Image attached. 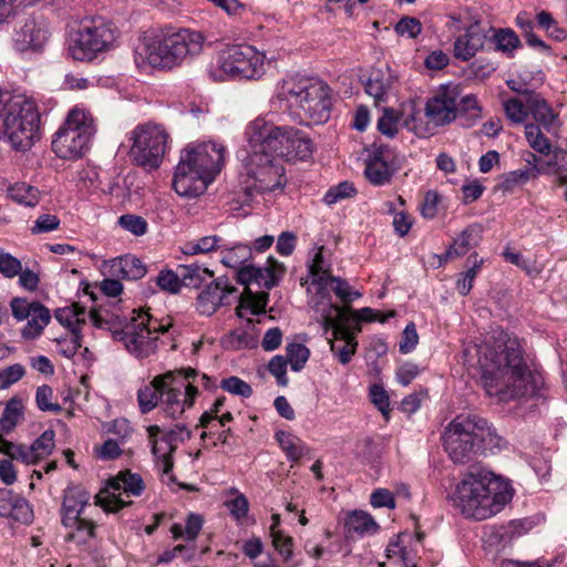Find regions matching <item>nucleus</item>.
<instances>
[{"instance_id":"obj_21","label":"nucleus","mask_w":567,"mask_h":567,"mask_svg":"<svg viewBox=\"0 0 567 567\" xmlns=\"http://www.w3.org/2000/svg\"><path fill=\"white\" fill-rule=\"evenodd\" d=\"M106 267L111 277L122 278L123 280H138L147 272L145 264L131 254L111 259Z\"/></svg>"},{"instance_id":"obj_41","label":"nucleus","mask_w":567,"mask_h":567,"mask_svg":"<svg viewBox=\"0 0 567 567\" xmlns=\"http://www.w3.org/2000/svg\"><path fill=\"white\" fill-rule=\"evenodd\" d=\"M183 286L197 288L205 277H213L214 272L197 264L181 265L178 267Z\"/></svg>"},{"instance_id":"obj_39","label":"nucleus","mask_w":567,"mask_h":567,"mask_svg":"<svg viewBox=\"0 0 567 567\" xmlns=\"http://www.w3.org/2000/svg\"><path fill=\"white\" fill-rule=\"evenodd\" d=\"M330 310L334 313L336 319V339H344L346 336L353 334V331L350 330V324L352 320L355 319V313L352 312L350 308L340 307L336 303H329Z\"/></svg>"},{"instance_id":"obj_32","label":"nucleus","mask_w":567,"mask_h":567,"mask_svg":"<svg viewBox=\"0 0 567 567\" xmlns=\"http://www.w3.org/2000/svg\"><path fill=\"white\" fill-rule=\"evenodd\" d=\"M456 110L457 118L464 127L473 126L482 117V107L473 94L465 95L456 102Z\"/></svg>"},{"instance_id":"obj_17","label":"nucleus","mask_w":567,"mask_h":567,"mask_svg":"<svg viewBox=\"0 0 567 567\" xmlns=\"http://www.w3.org/2000/svg\"><path fill=\"white\" fill-rule=\"evenodd\" d=\"M235 291L236 288L228 282V279L217 278L198 295L196 308L199 313L212 316L224 303L226 296Z\"/></svg>"},{"instance_id":"obj_31","label":"nucleus","mask_w":567,"mask_h":567,"mask_svg":"<svg viewBox=\"0 0 567 567\" xmlns=\"http://www.w3.org/2000/svg\"><path fill=\"white\" fill-rule=\"evenodd\" d=\"M275 437L285 452L287 458L291 462H298L308 453L307 445L301 439L292 433L278 431L276 432Z\"/></svg>"},{"instance_id":"obj_1","label":"nucleus","mask_w":567,"mask_h":567,"mask_svg":"<svg viewBox=\"0 0 567 567\" xmlns=\"http://www.w3.org/2000/svg\"><path fill=\"white\" fill-rule=\"evenodd\" d=\"M503 344L491 350L482 363V382L489 396L499 401L532 398L544 381L539 373L529 369L517 338L504 333Z\"/></svg>"},{"instance_id":"obj_12","label":"nucleus","mask_w":567,"mask_h":567,"mask_svg":"<svg viewBox=\"0 0 567 567\" xmlns=\"http://www.w3.org/2000/svg\"><path fill=\"white\" fill-rule=\"evenodd\" d=\"M266 53L246 43L227 44L219 51V68L231 79H258L264 72Z\"/></svg>"},{"instance_id":"obj_54","label":"nucleus","mask_w":567,"mask_h":567,"mask_svg":"<svg viewBox=\"0 0 567 567\" xmlns=\"http://www.w3.org/2000/svg\"><path fill=\"white\" fill-rule=\"evenodd\" d=\"M52 398L53 390L50 385L43 384L39 386L35 392V403L38 409L43 412H61L62 406L58 403H53Z\"/></svg>"},{"instance_id":"obj_45","label":"nucleus","mask_w":567,"mask_h":567,"mask_svg":"<svg viewBox=\"0 0 567 567\" xmlns=\"http://www.w3.org/2000/svg\"><path fill=\"white\" fill-rule=\"evenodd\" d=\"M311 284L318 287V292L322 293L327 289L328 276H331L329 269H323V256L321 248L316 252L312 262L309 266Z\"/></svg>"},{"instance_id":"obj_9","label":"nucleus","mask_w":567,"mask_h":567,"mask_svg":"<svg viewBox=\"0 0 567 567\" xmlns=\"http://www.w3.org/2000/svg\"><path fill=\"white\" fill-rule=\"evenodd\" d=\"M246 157L243 159L246 188L249 192L268 193L284 189L287 184L285 167L267 150H258L248 144Z\"/></svg>"},{"instance_id":"obj_26","label":"nucleus","mask_w":567,"mask_h":567,"mask_svg":"<svg viewBox=\"0 0 567 567\" xmlns=\"http://www.w3.org/2000/svg\"><path fill=\"white\" fill-rule=\"evenodd\" d=\"M394 171L390 168L389 163L384 159L381 148L375 151L365 163L364 175L375 186L390 183Z\"/></svg>"},{"instance_id":"obj_33","label":"nucleus","mask_w":567,"mask_h":567,"mask_svg":"<svg viewBox=\"0 0 567 567\" xmlns=\"http://www.w3.org/2000/svg\"><path fill=\"white\" fill-rule=\"evenodd\" d=\"M54 437V431L52 429H48L30 446H28L30 465L37 464L52 453L55 445Z\"/></svg>"},{"instance_id":"obj_30","label":"nucleus","mask_w":567,"mask_h":567,"mask_svg":"<svg viewBox=\"0 0 567 567\" xmlns=\"http://www.w3.org/2000/svg\"><path fill=\"white\" fill-rule=\"evenodd\" d=\"M27 320V324L21 330V336L27 340L35 339L50 322V310L40 302Z\"/></svg>"},{"instance_id":"obj_50","label":"nucleus","mask_w":567,"mask_h":567,"mask_svg":"<svg viewBox=\"0 0 567 567\" xmlns=\"http://www.w3.org/2000/svg\"><path fill=\"white\" fill-rule=\"evenodd\" d=\"M44 45V38H16L13 41L14 50L25 58L40 54Z\"/></svg>"},{"instance_id":"obj_29","label":"nucleus","mask_w":567,"mask_h":567,"mask_svg":"<svg viewBox=\"0 0 567 567\" xmlns=\"http://www.w3.org/2000/svg\"><path fill=\"white\" fill-rule=\"evenodd\" d=\"M74 520V524L63 525L69 529V533L64 537L65 540L80 546L89 544V542L95 537L96 524L84 517H78Z\"/></svg>"},{"instance_id":"obj_23","label":"nucleus","mask_w":567,"mask_h":567,"mask_svg":"<svg viewBox=\"0 0 567 567\" xmlns=\"http://www.w3.org/2000/svg\"><path fill=\"white\" fill-rule=\"evenodd\" d=\"M172 371L155 377L148 384L137 392V402L142 413H148L161 403L162 391L165 382H171Z\"/></svg>"},{"instance_id":"obj_6","label":"nucleus","mask_w":567,"mask_h":567,"mask_svg":"<svg viewBox=\"0 0 567 567\" xmlns=\"http://www.w3.org/2000/svg\"><path fill=\"white\" fill-rule=\"evenodd\" d=\"M40 113L35 103L22 95L0 91V134L19 151L39 138Z\"/></svg>"},{"instance_id":"obj_42","label":"nucleus","mask_w":567,"mask_h":567,"mask_svg":"<svg viewBox=\"0 0 567 567\" xmlns=\"http://www.w3.org/2000/svg\"><path fill=\"white\" fill-rule=\"evenodd\" d=\"M484 38H456L453 47L454 56L462 61L471 60L484 48Z\"/></svg>"},{"instance_id":"obj_38","label":"nucleus","mask_w":567,"mask_h":567,"mask_svg":"<svg viewBox=\"0 0 567 567\" xmlns=\"http://www.w3.org/2000/svg\"><path fill=\"white\" fill-rule=\"evenodd\" d=\"M256 282L259 287L271 289L278 285L280 276L284 272L282 265L277 262L272 257L268 258V266L260 268L257 267Z\"/></svg>"},{"instance_id":"obj_58","label":"nucleus","mask_w":567,"mask_h":567,"mask_svg":"<svg viewBox=\"0 0 567 567\" xmlns=\"http://www.w3.org/2000/svg\"><path fill=\"white\" fill-rule=\"evenodd\" d=\"M504 111L506 116L515 124L523 123L528 115L527 105L518 99H509L504 103Z\"/></svg>"},{"instance_id":"obj_27","label":"nucleus","mask_w":567,"mask_h":567,"mask_svg":"<svg viewBox=\"0 0 567 567\" xmlns=\"http://www.w3.org/2000/svg\"><path fill=\"white\" fill-rule=\"evenodd\" d=\"M150 441L152 443V452L157 461L162 462L163 473L169 474L173 470V453L175 449L169 444L163 443V437L159 436L162 429L158 425H151L147 427Z\"/></svg>"},{"instance_id":"obj_20","label":"nucleus","mask_w":567,"mask_h":567,"mask_svg":"<svg viewBox=\"0 0 567 567\" xmlns=\"http://www.w3.org/2000/svg\"><path fill=\"white\" fill-rule=\"evenodd\" d=\"M90 493L80 485L70 486L64 491L61 506V523L70 525L75 518L82 517L84 507L89 504Z\"/></svg>"},{"instance_id":"obj_43","label":"nucleus","mask_w":567,"mask_h":567,"mask_svg":"<svg viewBox=\"0 0 567 567\" xmlns=\"http://www.w3.org/2000/svg\"><path fill=\"white\" fill-rule=\"evenodd\" d=\"M542 125L536 123H527L525 125V136L529 146L540 154L548 155L550 153L551 144L549 140L543 134Z\"/></svg>"},{"instance_id":"obj_49","label":"nucleus","mask_w":567,"mask_h":567,"mask_svg":"<svg viewBox=\"0 0 567 567\" xmlns=\"http://www.w3.org/2000/svg\"><path fill=\"white\" fill-rule=\"evenodd\" d=\"M540 172H544V169L538 167L512 171L504 175L501 186L504 190H511L517 185L525 184L530 177H535Z\"/></svg>"},{"instance_id":"obj_34","label":"nucleus","mask_w":567,"mask_h":567,"mask_svg":"<svg viewBox=\"0 0 567 567\" xmlns=\"http://www.w3.org/2000/svg\"><path fill=\"white\" fill-rule=\"evenodd\" d=\"M346 528L349 535L373 534L378 529V524L368 513L354 511L348 516Z\"/></svg>"},{"instance_id":"obj_37","label":"nucleus","mask_w":567,"mask_h":567,"mask_svg":"<svg viewBox=\"0 0 567 567\" xmlns=\"http://www.w3.org/2000/svg\"><path fill=\"white\" fill-rule=\"evenodd\" d=\"M221 247H224L223 239L216 235H209L185 243L181 250L186 256H194L198 254H208Z\"/></svg>"},{"instance_id":"obj_22","label":"nucleus","mask_w":567,"mask_h":567,"mask_svg":"<svg viewBox=\"0 0 567 567\" xmlns=\"http://www.w3.org/2000/svg\"><path fill=\"white\" fill-rule=\"evenodd\" d=\"M526 104L536 124L542 125L546 132L550 133L559 126L558 114L538 93H528Z\"/></svg>"},{"instance_id":"obj_46","label":"nucleus","mask_w":567,"mask_h":567,"mask_svg":"<svg viewBox=\"0 0 567 567\" xmlns=\"http://www.w3.org/2000/svg\"><path fill=\"white\" fill-rule=\"evenodd\" d=\"M251 250L246 245H235L221 250V262L229 268H237L250 258Z\"/></svg>"},{"instance_id":"obj_16","label":"nucleus","mask_w":567,"mask_h":567,"mask_svg":"<svg viewBox=\"0 0 567 567\" xmlns=\"http://www.w3.org/2000/svg\"><path fill=\"white\" fill-rule=\"evenodd\" d=\"M396 82L398 75L388 65L384 68H373L363 82L364 91L379 105L388 102Z\"/></svg>"},{"instance_id":"obj_62","label":"nucleus","mask_w":567,"mask_h":567,"mask_svg":"<svg viewBox=\"0 0 567 567\" xmlns=\"http://www.w3.org/2000/svg\"><path fill=\"white\" fill-rule=\"evenodd\" d=\"M370 398L371 402L378 408V410L382 413L384 419L389 420L391 411L390 400L383 386L379 384H373L370 388Z\"/></svg>"},{"instance_id":"obj_19","label":"nucleus","mask_w":567,"mask_h":567,"mask_svg":"<svg viewBox=\"0 0 567 567\" xmlns=\"http://www.w3.org/2000/svg\"><path fill=\"white\" fill-rule=\"evenodd\" d=\"M425 115L436 126L453 122L457 118L456 99L447 91L435 94L425 104Z\"/></svg>"},{"instance_id":"obj_18","label":"nucleus","mask_w":567,"mask_h":567,"mask_svg":"<svg viewBox=\"0 0 567 567\" xmlns=\"http://www.w3.org/2000/svg\"><path fill=\"white\" fill-rule=\"evenodd\" d=\"M0 516L29 525L33 520V511L29 502L8 488H0Z\"/></svg>"},{"instance_id":"obj_14","label":"nucleus","mask_w":567,"mask_h":567,"mask_svg":"<svg viewBox=\"0 0 567 567\" xmlns=\"http://www.w3.org/2000/svg\"><path fill=\"white\" fill-rule=\"evenodd\" d=\"M144 489L145 484L140 474L123 471L110 478L106 485L95 495V504L105 512L117 513L132 504L131 501H125L122 497L123 494L140 496Z\"/></svg>"},{"instance_id":"obj_8","label":"nucleus","mask_w":567,"mask_h":567,"mask_svg":"<svg viewBox=\"0 0 567 567\" xmlns=\"http://www.w3.org/2000/svg\"><path fill=\"white\" fill-rule=\"evenodd\" d=\"M280 92L291 107L298 109L300 122L322 124L330 118L332 101L331 90L322 81L300 79L285 81Z\"/></svg>"},{"instance_id":"obj_53","label":"nucleus","mask_w":567,"mask_h":567,"mask_svg":"<svg viewBox=\"0 0 567 567\" xmlns=\"http://www.w3.org/2000/svg\"><path fill=\"white\" fill-rule=\"evenodd\" d=\"M0 452L9 456L8 460H18L22 463L30 465L28 446L24 444H14L8 440H6L0 434Z\"/></svg>"},{"instance_id":"obj_64","label":"nucleus","mask_w":567,"mask_h":567,"mask_svg":"<svg viewBox=\"0 0 567 567\" xmlns=\"http://www.w3.org/2000/svg\"><path fill=\"white\" fill-rule=\"evenodd\" d=\"M39 303V301L29 302L25 298L16 297L10 302L12 316L18 321L29 319L30 313L34 311Z\"/></svg>"},{"instance_id":"obj_55","label":"nucleus","mask_w":567,"mask_h":567,"mask_svg":"<svg viewBox=\"0 0 567 567\" xmlns=\"http://www.w3.org/2000/svg\"><path fill=\"white\" fill-rule=\"evenodd\" d=\"M118 225L135 236H143L147 233L148 224L142 216L125 214L118 218Z\"/></svg>"},{"instance_id":"obj_40","label":"nucleus","mask_w":567,"mask_h":567,"mask_svg":"<svg viewBox=\"0 0 567 567\" xmlns=\"http://www.w3.org/2000/svg\"><path fill=\"white\" fill-rule=\"evenodd\" d=\"M9 196L18 204L33 207L39 203V190L27 183H16L8 189Z\"/></svg>"},{"instance_id":"obj_7","label":"nucleus","mask_w":567,"mask_h":567,"mask_svg":"<svg viewBox=\"0 0 567 567\" xmlns=\"http://www.w3.org/2000/svg\"><path fill=\"white\" fill-rule=\"evenodd\" d=\"M210 45L205 38H140L134 47V61L140 70H171L187 55H197Z\"/></svg>"},{"instance_id":"obj_63","label":"nucleus","mask_w":567,"mask_h":567,"mask_svg":"<svg viewBox=\"0 0 567 567\" xmlns=\"http://www.w3.org/2000/svg\"><path fill=\"white\" fill-rule=\"evenodd\" d=\"M22 262L9 252H0V274L12 279L21 272Z\"/></svg>"},{"instance_id":"obj_59","label":"nucleus","mask_w":567,"mask_h":567,"mask_svg":"<svg viewBox=\"0 0 567 567\" xmlns=\"http://www.w3.org/2000/svg\"><path fill=\"white\" fill-rule=\"evenodd\" d=\"M220 388L224 391L243 398H249L252 394L251 386L238 377H229L223 379L220 382Z\"/></svg>"},{"instance_id":"obj_10","label":"nucleus","mask_w":567,"mask_h":567,"mask_svg":"<svg viewBox=\"0 0 567 567\" xmlns=\"http://www.w3.org/2000/svg\"><path fill=\"white\" fill-rule=\"evenodd\" d=\"M94 133L93 118L89 112L73 109L52 140V151L61 158L81 157L89 147Z\"/></svg>"},{"instance_id":"obj_56","label":"nucleus","mask_w":567,"mask_h":567,"mask_svg":"<svg viewBox=\"0 0 567 567\" xmlns=\"http://www.w3.org/2000/svg\"><path fill=\"white\" fill-rule=\"evenodd\" d=\"M399 115L395 114L394 110L386 107L383 111L382 116L378 120V130L388 137H394L398 133Z\"/></svg>"},{"instance_id":"obj_2","label":"nucleus","mask_w":567,"mask_h":567,"mask_svg":"<svg viewBox=\"0 0 567 567\" xmlns=\"http://www.w3.org/2000/svg\"><path fill=\"white\" fill-rule=\"evenodd\" d=\"M511 499L506 483L489 471L472 467L456 486L454 502L466 517L484 520L499 513Z\"/></svg>"},{"instance_id":"obj_28","label":"nucleus","mask_w":567,"mask_h":567,"mask_svg":"<svg viewBox=\"0 0 567 567\" xmlns=\"http://www.w3.org/2000/svg\"><path fill=\"white\" fill-rule=\"evenodd\" d=\"M116 28L113 22L106 21L103 17L84 18L78 29L69 32V35H105L106 33L113 34Z\"/></svg>"},{"instance_id":"obj_11","label":"nucleus","mask_w":567,"mask_h":567,"mask_svg":"<svg viewBox=\"0 0 567 567\" xmlns=\"http://www.w3.org/2000/svg\"><path fill=\"white\" fill-rule=\"evenodd\" d=\"M132 322L122 330H114L115 340L122 341L130 353L136 358H146L156 350L157 334L165 333L168 326L153 320L148 312L134 310Z\"/></svg>"},{"instance_id":"obj_15","label":"nucleus","mask_w":567,"mask_h":567,"mask_svg":"<svg viewBox=\"0 0 567 567\" xmlns=\"http://www.w3.org/2000/svg\"><path fill=\"white\" fill-rule=\"evenodd\" d=\"M198 393V389L190 383L177 384L175 372L172 371L171 382H165L162 391L161 405L168 416L177 419L185 410L193 408Z\"/></svg>"},{"instance_id":"obj_5","label":"nucleus","mask_w":567,"mask_h":567,"mask_svg":"<svg viewBox=\"0 0 567 567\" xmlns=\"http://www.w3.org/2000/svg\"><path fill=\"white\" fill-rule=\"evenodd\" d=\"M245 136L249 145L267 150L287 161L306 159L313 152L312 141L301 131L287 125L279 126L261 117L247 125Z\"/></svg>"},{"instance_id":"obj_48","label":"nucleus","mask_w":567,"mask_h":567,"mask_svg":"<svg viewBox=\"0 0 567 567\" xmlns=\"http://www.w3.org/2000/svg\"><path fill=\"white\" fill-rule=\"evenodd\" d=\"M310 351L301 343H290L286 347V360L290 363L291 369L299 372L303 369L309 360Z\"/></svg>"},{"instance_id":"obj_60","label":"nucleus","mask_w":567,"mask_h":567,"mask_svg":"<svg viewBox=\"0 0 567 567\" xmlns=\"http://www.w3.org/2000/svg\"><path fill=\"white\" fill-rule=\"evenodd\" d=\"M25 374V369L20 363H14L0 370V390L10 388L21 380Z\"/></svg>"},{"instance_id":"obj_51","label":"nucleus","mask_w":567,"mask_h":567,"mask_svg":"<svg viewBox=\"0 0 567 567\" xmlns=\"http://www.w3.org/2000/svg\"><path fill=\"white\" fill-rule=\"evenodd\" d=\"M355 194L357 189L353 183L344 181L336 186L330 187L323 197V202L330 206L337 204L340 200L350 198Z\"/></svg>"},{"instance_id":"obj_4","label":"nucleus","mask_w":567,"mask_h":567,"mask_svg":"<svg viewBox=\"0 0 567 567\" xmlns=\"http://www.w3.org/2000/svg\"><path fill=\"white\" fill-rule=\"evenodd\" d=\"M224 162L225 147L216 142L185 148L174 173L173 188L183 197L204 194L220 173Z\"/></svg>"},{"instance_id":"obj_13","label":"nucleus","mask_w":567,"mask_h":567,"mask_svg":"<svg viewBox=\"0 0 567 567\" xmlns=\"http://www.w3.org/2000/svg\"><path fill=\"white\" fill-rule=\"evenodd\" d=\"M131 156L134 163L146 169L159 167L167 148L168 134L164 126L147 123L131 133Z\"/></svg>"},{"instance_id":"obj_36","label":"nucleus","mask_w":567,"mask_h":567,"mask_svg":"<svg viewBox=\"0 0 567 567\" xmlns=\"http://www.w3.org/2000/svg\"><path fill=\"white\" fill-rule=\"evenodd\" d=\"M23 403L19 398L10 399L4 408L2 416L0 417V430L9 433L18 423L23 419Z\"/></svg>"},{"instance_id":"obj_3","label":"nucleus","mask_w":567,"mask_h":567,"mask_svg":"<svg viewBox=\"0 0 567 567\" xmlns=\"http://www.w3.org/2000/svg\"><path fill=\"white\" fill-rule=\"evenodd\" d=\"M502 437L486 419L475 413L456 415L444 429L442 443L454 463L465 464L476 455L499 449Z\"/></svg>"},{"instance_id":"obj_47","label":"nucleus","mask_w":567,"mask_h":567,"mask_svg":"<svg viewBox=\"0 0 567 567\" xmlns=\"http://www.w3.org/2000/svg\"><path fill=\"white\" fill-rule=\"evenodd\" d=\"M450 32H461L464 31V35H481L484 32L483 29L480 28V21L472 17L470 12H465V14L460 16L458 18L452 17V24L450 27Z\"/></svg>"},{"instance_id":"obj_61","label":"nucleus","mask_w":567,"mask_h":567,"mask_svg":"<svg viewBox=\"0 0 567 567\" xmlns=\"http://www.w3.org/2000/svg\"><path fill=\"white\" fill-rule=\"evenodd\" d=\"M157 286L167 292L177 293L183 285L181 274L177 275L172 270H163L156 278Z\"/></svg>"},{"instance_id":"obj_35","label":"nucleus","mask_w":567,"mask_h":567,"mask_svg":"<svg viewBox=\"0 0 567 567\" xmlns=\"http://www.w3.org/2000/svg\"><path fill=\"white\" fill-rule=\"evenodd\" d=\"M467 264L471 266L466 271L460 274V278L456 281V289L461 296H467L472 290L474 279L477 277L484 259L478 258L477 252H473L468 256Z\"/></svg>"},{"instance_id":"obj_25","label":"nucleus","mask_w":567,"mask_h":567,"mask_svg":"<svg viewBox=\"0 0 567 567\" xmlns=\"http://www.w3.org/2000/svg\"><path fill=\"white\" fill-rule=\"evenodd\" d=\"M482 226L478 224H472L467 226L449 247L444 256V260L452 256L461 257L465 255L470 249L478 246L482 239Z\"/></svg>"},{"instance_id":"obj_52","label":"nucleus","mask_w":567,"mask_h":567,"mask_svg":"<svg viewBox=\"0 0 567 567\" xmlns=\"http://www.w3.org/2000/svg\"><path fill=\"white\" fill-rule=\"evenodd\" d=\"M329 286L342 302H351L361 296V293L352 291L347 280L332 275L327 279V288Z\"/></svg>"},{"instance_id":"obj_57","label":"nucleus","mask_w":567,"mask_h":567,"mask_svg":"<svg viewBox=\"0 0 567 567\" xmlns=\"http://www.w3.org/2000/svg\"><path fill=\"white\" fill-rule=\"evenodd\" d=\"M70 338H60L56 340L59 346V353L63 357L71 359L75 355L78 350L82 347V334L81 332H70Z\"/></svg>"},{"instance_id":"obj_44","label":"nucleus","mask_w":567,"mask_h":567,"mask_svg":"<svg viewBox=\"0 0 567 567\" xmlns=\"http://www.w3.org/2000/svg\"><path fill=\"white\" fill-rule=\"evenodd\" d=\"M329 342L331 351L342 364H347L351 361L358 347V341L353 338V334L346 336L344 339L333 338V340Z\"/></svg>"},{"instance_id":"obj_24","label":"nucleus","mask_w":567,"mask_h":567,"mask_svg":"<svg viewBox=\"0 0 567 567\" xmlns=\"http://www.w3.org/2000/svg\"><path fill=\"white\" fill-rule=\"evenodd\" d=\"M110 47L111 43L102 41V38H71L69 52L74 60L91 61Z\"/></svg>"}]
</instances>
